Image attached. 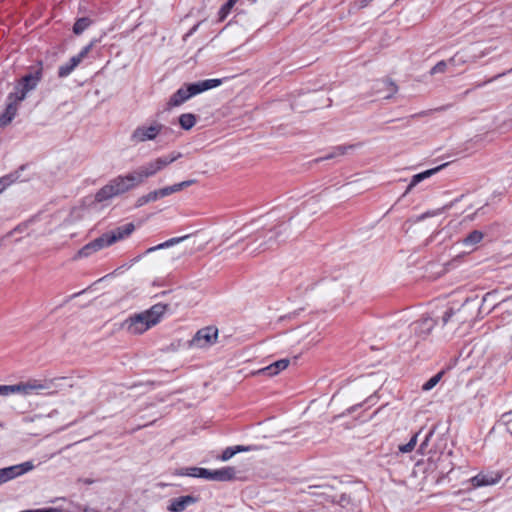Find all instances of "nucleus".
<instances>
[{
    "label": "nucleus",
    "instance_id": "f257e3e1",
    "mask_svg": "<svg viewBox=\"0 0 512 512\" xmlns=\"http://www.w3.org/2000/svg\"><path fill=\"white\" fill-rule=\"evenodd\" d=\"M480 305L478 300L468 299L457 309H450L443 316V323L447 332L455 334L459 331L465 333L478 319Z\"/></svg>",
    "mask_w": 512,
    "mask_h": 512
},
{
    "label": "nucleus",
    "instance_id": "f03ea898",
    "mask_svg": "<svg viewBox=\"0 0 512 512\" xmlns=\"http://www.w3.org/2000/svg\"><path fill=\"white\" fill-rule=\"evenodd\" d=\"M164 312V306L154 305L148 310L135 313L125 319L121 325L122 329L130 335H142L161 321Z\"/></svg>",
    "mask_w": 512,
    "mask_h": 512
},
{
    "label": "nucleus",
    "instance_id": "7ed1b4c3",
    "mask_svg": "<svg viewBox=\"0 0 512 512\" xmlns=\"http://www.w3.org/2000/svg\"><path fill=\"white\" fill-rule=\"evenodd\" d=\"M134 231V225L129 223L125 226L119 227L113 231L107 232L100 237L94 239L89 242L85 246H83L76 254L75 258H88L94 255L95 253L103 250L107 247L112 246L128 237Z\"/></svg>",
    "mask_w": 512,
    "mask_h": 512
},
{
    "label": "nucleus",
    "instance_id": "20e7f679",
    "mask_svg": "<svg viewBox=\"0 0 512 512\" xmlns=\"http://www.w3.org/2000/svg\"><path fill=\"white\" fill-rule=\"evenodd\" d=\"M221 85L220 79H206L196 83H187L181 86L169 99V107H177L190 98Z\"/></svg>",
    "mask_w": 512,
    "mask_h": 512
},
{
    "label": "nucleus",
    "instance_id": "39448f33",
    "mask_svg": "<svg viewBox=\"0 0 512 512\" xmlns=\"http://www.w3.org/2000/svg\"><path fill=\"white\" fill-rule=\"evenodd\" d=\"M140 185L134 171L120 175L102 187L96 195L99 201L111 199Z\"/></svg>",
    "mask_w": 512,
    "mask_h": 512
},
{
    "label": "nucleus",
    "instance_id": "423d86ee",
    "mask_svg": "<svg viewBox=\"0 0 512 512\" xmlns=\"http://www.w3.org/2000/svg\"><path fill=\"white\" fill-rule=\"evenodd\" d=\"M38 80V74L27 75L23 78V81L17 88V92L10 96L9 99L11 102L7 105L5 111L0 115V127H5L12 121L17 112V102L25 98L27 92L37 85Z\"/></svg>",
    "mask_w": 512,
    "mask_h": 512
},
{
    "label": "nucleus",
    "instance_id": "0eeeda50",
    "mask_svg": "<svg viewBox=\"0 0 512 512\" xmlns=\"http://www.w3.org/2000/svg\"><path fill=\"white\" fill-rule=\"evenodd\" d=\"M52 387L51 380H29L16 385H0V395L22 394L24 396L39 395L42 391Z\"/></svg>",
    "mask_w": 512,
    "mask_h": 512
},
{
    "label": "nucleus",
    "instance_id": "6e6552de",
    "mask_svg": "<svg viewBox=\"0 0 512 512\" xmlns=\"http://www.w3.org/2000/svg\"><path fill=\"white\" fill-rule=\"evenodd\" d=\"M180 157V154L170 155L158 157L149 161L148 163L140 166L138 169L134 170V173L139 181V183H143L147 178H150L156 175L158 172L163 170L169 164L173 163Z\"/></svg>",
    "mask_w": 512,
    "mask_h": 512
},
{
    "label": "nucleus",
    "instance_id": "1a4fd4ad",
    "mask_svg": "<svg viewBox=\"0 0 512 512\" xmlns=\"http://www.w3.org/2000/svg\"><path fill=\"white\" fill-rule=\"evenodd\" d=\"M369 90L372 96L390 99L398 92V86L392 79L385 77L370 81Z\"/></svg>",
    "mask_w": 512,
    "mask_h": 512
},
{
    "label": "nucleus",
    "instance_id": "9d476101",
    "mask_svg": "<svg viewBox=\"0 0 512 512\" xmlns=\"http://www.w3.org/2000/svg\"><path fill=\"white\" fill-rule=\"evenodd\" d=\"M164 126L159 122H151L138 126L132 133L131 138L136 143L155 140L163 131Z\"/></svg>",
    "mask_w": 512,
    "mask_h": 512
},
{
    "label": "nucleus",
    "instance_id": "9b49d317",
    "mask_svg": "<svg viewBox=\"0 0 512 512\" xmlns=\"http://www.w3.org/2000/svg\"><path fill=\"white\" fill-rule=\"evenodd\" d=\"M218 338V330L215 327L200 329L190 341V347L203 349L213 345Z\"/></svg>",
    "mask_w": 512,
    "mask_h": 512
},
{
    "label": "nucleus",
    "instance_id": "f8f14e48",
    "mask_svg": "<svg viewBox=\"0 0 512 512\" xmlns=\"http://www.w3.org/2000/svg\"><path fill=\"white\" fill-rule=\"evenodd\" d=\"M33 468V463L27 461L18 465L0 469V485L31 471Z\"/></svg>",
    "mask_w": 512,
    "mask_h": 512
},
{
    "label": "nucleus",
    "instance_id": "ddd939ff",
    "mask_svg": "<svg viewBox=\"0 0 512 512\" xmlns=\"http://www.w3.org/2000/svg\"><path fill=\"white\" fill-rule=\"evenodd\" d=\"M252 236V227L245 225L240 228H237L233 231H226L224 233V243L228 247H232L235 244H238L245 240L248 237Z\"/></svg>",
    "mask_w": 512,
    "mask_h": 512
},
{
    "label": "nucleus",
    "instance_id": "4468645a",
    "mask_svg": "<svg viewBox=\"0 0 512 512\" xmlns=\"http://www.w3.org/2000/svg\"><path fill=\"white\" fill-rule=\"evenodd\" d=\"M502 478L499 472H481L478 475L470 479L471 486L474 488H480L485 486L496 485Z\"/></svg>",
    "mask_w": 512,
    "mask_h": 512
},
{
    "label": "nucleus",
    "instance_id": "2eb2a0df",
    "mask_svg": "<svg viewBox=\"0 0 512 512\" xmlns=\"http://www.w3.org/2000/svg\"><path fill=\"white\" fill-rule=\"evenodd\" d=\"M92 46H93V43H90L88 46L84 47L78 55L73 56L70 59L69 63L62 65L59 68V75L62 77L69 75L81 63V61L87 56V54L91 50Z\"/></svg>",
    "mask_w": 512,
    "mask_h": 512
},
{
    "label": "nucleus",
    "instance_id": "dca6fc26",
    "mask_svg": "<svg viewBox=\"0 0 512 512\" xmlns=\"http://www.w3.org/2000/svg\"><path fill=\"white\" fill-rule=\"evenodd\" d=\"M192 183H193V181H191V180L183 181V182L171 185V186L156 189V190H154V192L156 194L157 200H159V199L165 198L167 196H170L171 194L180 192L184 188L190 186Z\"/></svg>",
    "mask_w": 512,
    "mask_h": 512
},
{
    "label": "nucleus",
    "instance_id": "f3484780",
    "mask_svg": "<svg viewBox=\"0 0 512 512\" xmlns=\"http://www.w3.org/2000/svg\"><path fill=\"white\" fill-rule=\"evenodd\" d=\"M196 502V499L192 496H181L176 499H172L170 501V504L168 506V510L170 512H182L184 511L189 505H192Z\"/></svg>",
    "mask_w": 512,
    "mask_h": 512
},
{
    "label": "nucleus",
    "instance_id": "a211bd4d",
    "mask_svg": "<svg viewBox=\"0 0 512 512\" xmlns=\"http://www.w3.org/2000/svg\"><path fill=\"white\" fill-rule=\"evenodd\" d=\"M235 476H236L235 468L227 466V467H223L221 469L212 470L211 481H220V482L231 481V480L235 479Z\"/></svg>",
    "mask_w": 512,
    "mask_h": 512
},
{
    "label": "nucleus",
    "instance_id": "6ab92c4d",
    "mask_svg": "<svg viewBox=\"0 0 512 512\" xmlns=\"http://www.w3.org/2000/svg\"><path fill=\"white\" fill-rule=\"evenodd\" d=\"M182 476H190L196 478H203L211 481L212 470L201 468V467H188L183 468L178 472Z\"/></svg>",
    "mask_w": 512,
    "mask_h": 512
},
{
    "label": "nucleus",
    "instance_id": "aec40b11",
    "mask_svg": "<svg viewBox=\"0 0 512 512\" xmlns=\"http://www.w3.org/2000/svg\"><path fill=\"white\" fill-rule=\"evenodd\" d=\"M251 450H253V447L244 445L227 447L223 450L222 454L219 456V459L223 462H226L238 453L249 452Z\"/></svg>",
    "mask_w": 512,
    "mask_h": 512
},
{
    "label": "nucleus",
    "instance_id": "412c9836",
    "mask_svg": "<svg viewBox=\"0 0 512 512\" xmlns=\"http://www.w3.org/2000/svg\"><path fill=\"white\" fill-rule=\"evenodd\" d=\"M289 363L290 361L288 359H281L260 370L259 373H265L269 376H275L279 372L285 370L289 366Z\"/></svg>",
    "mask_w": 512,
    "mask_h": 512
},
{
    "label": "nucleus",
    "instance_id": "4be33fe9",
    "mask_svg": "<svg viewBox=\"0 0 512 512\" xmlns=\"http://www.w3.org/2000/svg\"><path fill=\"white\" fill-rule=\"evenodd\" d=\"M441 167H436L433 169L426 170L424 172L418 173L414 175L411 179L410 184L407 187V192L411 191L417 184H419L421 181L431 177L434 175L437 171H439Z\"/></svg>",
    "mask_w": 512,
    "mask_h": 512
},
{
    "label": "nucleus",
    "instance_id": "5701e85b",
    "mask_svg": "<svg viewBox=\"0 0 512 512\" xmlns=\"http://www.w3.org/2000/svg\"><path fill=\"white\" fill-rule=\"evenodd\" d=\"M483 239V234L480 231H473L471 232L464 240L463 245L468 247L471 251L475 249V246L481 242Z\"/></svg>",
    "mask_w": 512,
    "mask_h": 512
},
{
    "label": "nucleus",
    "instance_id": "b1692460",
    "mask_svg": "<svg viewBox=\"0 0 512 512\" xmlns=\"http://www.w3.org/2000/svg\"><path fill=\"white\" fill-rule=\"evenodd\" d=\"M196 123V117L192 113H185L179 117V124L185 130H190Z\"/></svg>",
    "mask_w": 512,
    "mask_h": 512
},
{
    "label": "nucleus",
    "instance_id": "393cba45",
    "mask_svg": "<svg viewBox=\"0 0 512 512\" xmlns=\"http://www.w3.org/2000/svg\"><path fill=\"white\" fill-rule=\"evenodd\" d=\"M91 23L92 22L89 18H86V17L80 18L75 22V24L73 26V32L76 35H80L91 25Z\"/></svg>",
    "mask_w": 512,
    "mask_h": 512
},
{
    "label": "nucleus",
    "instance_id": "a878e982",
    "mask_svg": "<svg viewBox=\"0 0 512 512\" xmlns=\"http://www.w3.org/2000/svg\"><path fill=\"white\" fill-rule=\"evenodd\" d=\"M157 201V198H156V194L153 191H150L149 193L145 194V195H142L141 197H139L136 201V206L137 207H141V206H144L150 202H155Z\"/></svg>",
    "mask_w": 512,
    "mask_h": 512
},
{
    "label": "nucleus",
    "instance_id": "bb28decb",
    "mask_svg": "<svg viewBox=\"0 0 512 512\" xmlns=\"http://www.w3.org/2000/svg\"><path fill=\"white\" fill-rule=\"evenodd\" d=\"M441 377H442V373H438V374L434 375L433 377H431L428 381H426L422 385V390L430 391L431 389H433L439 383V381L441 380Z\"/></svg>",
    "mask_w": 512,
    "mask_h": 512
},
{
    "label": "nucleus",
    "instance_id": "cd10ccee",
    "mask_svg": "<svg viewBox=\"0 0 512 512\" xmlns=\"http://www.w3.org/2000/svg\"><path fill=\"white\" fill-rule=\"evenodd\" d=\"M190 250L191 249H189L188 247H184V246L177 247V248L173 249L172 251H170L167 256L171 259H178V258L186 255L187 253H189Z\"/></svg>",
    "mask_w": 512,
    "mask_h": 512
},
{
    "label": "nucleus",
    "instance_id": "c85d7f7f",
    "mask_svg": "<svg viewBox=\"0 0 512 512\" xmlns=\"http://www.w3.org/2000/svg\"><path fill=\"white\" fill-rule=\"evenodd\" d=\"M417 444V435H414L408 443L404 444V445H400L399 446V451L401 453H409L411 451L414 450L415 446Z\"/></svg>",
    "mask_w": 512,
    "mask_h": 512
},
{
    "label": "nucleus",
    "instance_id": "c756f323",
    "mask_svg": "<svg viewBox=\"0 0 512 512\" xmlns=\"http://www.w3.org/2000/svg\"><path fill=\"white\" fill-rule=\"evenodd\" d=\"M180 241V239H171V240H168L162 244H159L155 247H151L149 249H147V253H151L155 250H158V249H163V248H166V247H170V246H173L174 244L178 243Z\"/></svg>",
    "mask_w": 512,
    "mask_h": 512
},
{
    "label": "nucleus",
    "instance_id": "7c9ffc66",
    "mask_svg": "<svg viewBox=\"0 0 512 512\" xmlns=\"http://www.w3.org/2000/svg\"><path fill=\"white\" fill-rule=\"evenodd\" d=\"M447 70V62L440 61L431 69V74L435 75L438 73H444Z\"/></svg>",
    "mask_w": 512,
    "mask_h": 512
},
{
    "label": "nucleus",
    "instance_id": "2f4dec72",
    "mask_svg": "<svg viewBox=\"0 0 512 512\" xmlns=\"http://www.w3.org/2000/svg\"><path fill=\"white\" fill-rule=\"evenodd\" d=\"M233 6L234 5L230 1L223 5V7L220 10L221 17L224 18L230 12Z\"/></svg>",
    "mask_w": 512,
    "mask_h": 512
},
{
    "label": "nucleus",
    "instance_id": "473e14b6",
    "mask_svg": "<svg viewBox=\"0 0 512 512\" xmlns=\"http://www.w3.org/2000/svg\"><path fill=\"white\" fill-rule=\"evenodd\" d=\"M233 6L234 5L230 1L223 5V7L220 10L221 17L224 18L230 12Z\"/></svg>",
    "mask_w": 512,
    "mask_h": 512
},
{
    "label": "nucleus",
    "instance_id": "72a5a7b5",
    "mask_svg": "<svg viewBox=\"0 0 512 512\" xmlns=\"http://www.w3.org/2000/svg\"><path fill=\"white\" fill-rule=\"evenodd\" d=\"M8 185L9 182L6 179H0V193L4 191Z\"/></svg>",
    "mask_w": 512,
    "mask_h": 512
},
{
    "label": "nucleus",
    "instance_id": "f704fd0d",
    "mask_svg": "<svg viewBox=\"0 0 512 512\" xmlns=\"http://www.w3.org/2000/svg\"><path fill=\"white\" fill-rule=\"evenodd\" d=\"M426 321L430 323L429 328H431L433 321L432 320H426Z\"/></svg>",
    "mask_w": 512,
    "mask_h": 512
}]
</instances>
